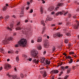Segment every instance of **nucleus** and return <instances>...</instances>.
I'll return each mask as SVG.
<instances>
[{
    "instance_id": "obj_13",
    "label": "nucleus",
    "mask_w": 79,
    "mask_h": 79,
    "mask_svg": "<svg viewBox=\"0 0 79 79\" xmlns=\"http://www.w3.org/2000/svg\"><path fill=\"white\" fill-rule=\"evenodd\" d=\"M44 45L45 48H48V46H49V44H48V43H46L44 44Z\"/></svg>"
},
{
    "instance_id": "obj_45",
    "label": "nucleus",
    "mask_w": 79,
    "mask_h": 79,
    "mask_svg": "<svg viewBox=\"0 0 79 79\" xmlns=\"http://www.w3.org/2000/svg\"><path fill=\"white\" fill-rule=\"evenodd\" d=\"M59 14L60 15H63V13L61 12H59Z\"/></svg>"
},
{
    "instance_id": "obj_26",
    "label": "nucleus",
    "mask_w": 79,
    "mask_h": 79,
    "mask_svg": "<svg viewBox=\"0 0 79 79\" xmlns=\"http://www.w3.org/2000/svg\"><path fill=\"white\" fill-rule=\"evenodd\" d=\"M16 60L17 61H18H18H19V56H17L16 57Z\"/></svg>"
},
{
    "instance_id": "obj_11",
    "label": "nucleus",
    "mask_w": 79,
    "mask_h": 79,
    "mask_svg": "<svg viewBox=\"0 0 79 79\" xmlns=\"http://www.w3.org/2000/svg\"><path fill=\"white\" fill-rule=\"evenodd\" d=\"M54 9V8L53 7H50L48 8V10L49 11H53Z\"/></svg>"
},
{
    "instance_id": "obj_58",
    "label": "nucleus",
    "mask_w": 79,
    "mask_h": 79,
    "mask_svg": "<svg viewBox=\"0 0 79 79\" xmlns=\"http://www.w3.org/2000/svg\"><path fill=\"white\" fill-rule=\"evenodd\" d=\"M3 19V17L1 16L0 17V19Z\"/></svg>"
},
{
    "instance_id": "obj_6",
    "label": "nucleus",
    "mask_w": 79,
    "mask_h": 79,
    "mask_svg": "<svg viewBox=\"0 0 79 79\" xmlns=\"http://www.w3.org/2000/svg\"><path fill=\"white\" fill-rule=\"evenodd\" d=\"M9 68H11V65H10L6 64L5 65V69H8Z\"/></svg>"
},
{
    "instance_id": "obj_40",
    "label": "nucleus",
    "mask_w": 79,
    "mask_h": 79,
    "mask_svg": "<svg viewBox=\"0 0 79 79\" xmlns=\"http://www.w3.org/2000/svg\"><path fill=\"white\" fill-rule=\"evenodd\" d=\"M20 23H20V22H19L17 24V26H19V25H20Z\"/></svg>"
},
{
    "instance_id": "obj_15",
    "label": "nucleus",
    "mask_w": 79,
    "mask_h": 79,
    "mask_svg": "<svg viewBox=\"0 0 79 79\" xmlns=\"http://www.w3.org/2000/svg\"><path fill=\"white\" fill-rule=\"evenodd\" d=\"M40 12L41 14L44 13V10H43V7H40Z\"/></svg>"
},
{
    "instance_id": "obj_59",
    "label": "nucleus",
    "mask_w": 79,
    "mask_h": 79,
    "mask_svg": "<svg viewBox=\"0 0 79 79\" xmlns=\"http://www.w3.org/2000/svg\"><path fill=\"white\" fill-rule=\"evenodd\" d=\"M31 42L32 43H34V40H32L31 41Z\"/></svg>"
},
{
    "instance_id": "obj_12",
    "label": "nucleus",
    "mask_w": 79,
    "mask_h": 79,
    "mask_svg": "<svg viewBox=\"0 0 79 79\" xmlns=\"http://www.w3.org/2000/svg\"><path fill=\"white\" fill-rule=\"evenodd\" d=\"M38 42H42V37H39L38 38L37 40Z\"/></svg>"
},
{
    "instance_id": "obj_1",
    "label": "nucleus",
    "mask_w": 79,
    "mask_h": 79,
    "mask_svg": "<svg viewBox=\"0 0 79 79\" xmlns=\"http://www.w3.org/2000/svg\"><path fill=\"white\" fill-rule=\"evenodd\" d=\"M27 44V40L24 38L19 40L18 43V44L15 45V47L17 48L19 46L24 47Z\"/></svg>"
},
{
    "instance_id": "obj_25",
    "label": "nucleus",
    "mask_w": 79,
    "mask_h": 79,
    "mask_svg": "<svg viewBox=\"0 0 79 79\" xmlns=\"http://www.w3.org/2000/svg\"><path fill=\"white\" fill-rule=\"evenodd\" d=\"M64 42L65 44H67L68 43V40L67 39L64 40Z\"/></svg>"
},
{
    "instance_id": "obj_56",
    "label": "nucleus",
    "mask_w": 79,
    "mask_h": 79,
    "mask_svg": "<svg viewBox=\"0 0 79 79\" xmlns=\"http://www.w3.org/2000/svg\"><path fill=\"white\" fill-rule=\"evenodd\" d=\"M58 24L59 25H61V24H62V23H59Z\"/></svg>"
},
{
    "instance_id": "obj_37",
    "label": "nucleus",
    "mask_w": 79,
    "mask_h": 79,
    "mask_svg": "<svg viewBox=\"0 0 79 79\" xmlns=\"http://www.w3.org/2000/svg\"><path fill=\"white\" fill-rule=\"evenodd\" d=\"M68 56V59H71V56Z\"/></svg>"
},
{
    "instance_id": "obj_32",
    "label": "nucleus",
    "mask_w": 79,
    "mask_h": 79,
    "mask_svg": "<svg viewBox=\"0 0 79 79\" xmlns=\"http://www.w3.org/2000/svg\"><path fill=\"white\" fill-rule=\"evenodd\" d=\"M69 54H70L71 55H73V54H74V52H70L69 53Z\"/></svg>"
},
{
    "instance_id": "obj_41",
    "label": "nucleus",
    "mask_w": 79,
    "mask_h": 79,
    "mask_svg": "<svg viewBox=\"0 0 79 79\" xmlns=\"http://www.w3.org/2000/svg\"><path fill=\"white\" fill-rule=\"evenodd\" d=\"M76 66H73V69H76Z\"/></svg>"
},
{
    "instance_id": "obj_36",
    "label": "nucleus",
    "mask_w": 79,
    "mask_h": 79,
    "mask_svg": "<svg viewBox=\"0 0 79 79\" xmlns=\"http://www.w3.org/2000/svg\"><path fill=\"white\" fill-rule=\"evenodd\" d=\"M33 12V10L31 9L30 11V13H32Z\"/></svg>"
},
{
    "instance_id": "obj_64",
    "label": "nucleus",
    "mask_w": 79,
    "mask_h": 79,
    "mask_svg": "<svg viewBox=\"0 0 79 79\" xmlns=\"http://www.w3.org/2000/svg\"><path fill=\"white\" fill-rule=\"evenodd\" d=\"M7 61H10V59H8L7 60Z\"/></svg>"
},
{
    "instance_id": "obj_8",
    "label": "nucleus",
    "mask_w": 79,
    "mask_h": 79,
    "mask_svg": "<svg viewBox=\"0 0 79 79\" xmlns=\"http://www.w3.org/2000/svg\"><path fill=\"white\" fill-rule=\"evenodd\" d=\"M79 26V21H78V23L76 25H74V29H78L79 28L78 27Z\"/></svg>"
},
{
    "instance_id": "obj_60",
    "label": "nucleus",
    "mask_w": 79,
    "mask_h": 79,
    "mask_svg": "<svg viewBox=\"0 0 79 79\" xmlns=\"http://www.w3.org/2000/svg\"><path fill=\"white\" fill-rule=\"evenodd\" d=\"M68 76H66L65 77H64V79H66L67 78H68Z\"/></svg>"
},
{
    "instance_id": "obj_14",
    "label": "nucleus",
    "mask_w": 79,
    "mask_h": 79,
    "mask_svg": "<svg viewBox=\"0 0 79 79\" xmlns=\"http://www.w3.org/2000/svg\"><path fill=\"white\" fill-rule=\"evenodd\" d=\"M45 63L47 64H50V60H45Z\"/></svg>"
},
{
    "instance_id": "obj_49",
    "label": "nucleus",
    "mask_w": 79,
    "mask_h": 79,
    "mask_svg": "<svg viewBox=\"0 0 79 79\" xmlns=\"http://www.w3.org/2000/svg\"><path fill=\"white\" fill-rule=\"evenodd\" d=\"M68 68H69V66H66L65 67V69H68Z\"/></svg>"
},
{
    "instance_id": "obj_20",
    "label": "nucleus",
    "mask_w": 79,
    "mask_h": 79,
    "mask_svg": "<svg viewBox=\"0 0 79 79\" xmlns=\"http://www.w3.org/2000/svg\"><path fill=\"white\" fill-rule=\"evenodd\" d=\"M41 24H42V25H43L44 26H45V23H44V21L42 20L41 22Z\"/></svg>"
},
{
    "instance_id": "obj_33",
    "label": "nucleus",
    "mask_w": 79,
    "mask_h": 79,
    "mask_svg": "<svg viewBox=\"0 0 79 79\" xmlns=\"http://www.w3.org/2000/svg\"><path fill=\"white\" fill-rule=\"evenodd\" d=\"M7 29H8L9 30H10V31H12V29H11L9 27H7Z\"/></svg>"
},
{
    "instance_id": "obj_50",
    "label": "nucleus",
    "mask_w": 79,
    "mask_h": 79,
    "mask_svg": "<svg viewBox=\"0 0 79 79\" xmlns=\"http://www.w3.org/2000/svg\"><path fill=\"white\" fill-rule=\"evenodd\" d=\"M68 12H66V13H65L64 14V15L65 16V15H67V14H68Z\"/></svg>"
},
{
    "instance_id": "obj_7",
    "label": "nucleus",
    "mask_w": 79,
    "mask_h": 79,
    "mask_svg": "<svg viewBox=\"0 0 79 79\" xmlns=\"http://www.w3.org/2000/svg\"><path fill=\"white\" fill-rule=\"evenodd\" d=\"M46 21H52V19L50 16H48L46 18Z\"/></svg>"
},
{
    "instance_id": "obj_52",
    "label": "nucleus",
    "mask_w": 79,
    "mask_h": 79,
    "mask_svg": "<svg viewBox=\"0 0 79 79\" xmlns=\"http://www.w3.org/2000/svg\"><path fill=\"white\" fill-rule=\"evenodd\" d=\"M2 69H3V67H1L0 68V71L2 70Z\"/></svg>"
},
{
    "instance_id": "obj_30",
    "label": "nucleus",
    "mask_w": 79,
    "mask_h": 79,
    "mask_svg": "<svg viewBox=\"0 0 79 79\" xmlns=\"http://www.w3.org/2000/svg\"><path fill=\"white\" fill-rule=\"evenodd\" d=\"M66 35H67L68 36H70L71 34L70 33H68L67 34H66Z\"/></svg>"
},
{
    "instance_id": "obj_31",
    "label": "nucleus",
    "mask_w": 79,
    "mask_h": 79,
    "mask_svg": "<svg viewBox=\"0 0 79 79\" xmlns=\"http://www.w3.org/2000/svg\"><path fill=\"white\" fill-rule=\"evenodd\" d=\"M61 68L62 69H63V70H64V69H65V67L64 66L61 67Z\"/></svg>"
},
{
    "instance_id": "obj_46",
    "label": "nucleus",
    "mask_w": 79,
    "mask_h": 79,
    "mask_svg": "<svg viewBox=\"0 0 79 79\" xmlns=\"http://www.w3.org/2000/svg\"><path fill=\"white\" fill-rule=\"evenodd\" d=\"M10 18V17L8 15L6 17V19H8V18Z\"/></svg>"
},
{
    "instance_id": "obj_21",
    "label": "nucleus",
    "mask_w": 79,
    "mask_h": 79,
    "mask_svg": "<svg viewBox=\"0 0 79 79\" xmlns=\"http://www.w3.org/2000/svg\"><path fill=\"white\" fill-rule=\"evenodd\" d=\"M73 59H70V61H69V64H71V63H73Z\"/></svg>"
},
{
    "instance_id": "obj_47",
    "label": "nucleus",
    "mask_w": 79,
    "mask_h": 79,
    "mask_svg": "<svg viewBox=\"0 0 79 79\" xmlns=\"http://www.w3.org/2000/svg\"><path fill=\"white\" fill-rule=\"evenodd\" d=\"M22 56H23V57H27V56H26L24 54Z\"/></svg>"
},
{
    "instance_id": "obj_53",
    "label": "nucleus",
    "mask_w": 79,
    "mask_h": 79,
    "mask_svg": "<svg viewBox=\"0 0 79 79\" xmlns=\"http://www.w3.org/2000/svg\"><path fill=\"white\" fill-rule=\"evenodd\" d=\"M15 53H16L17 54H18L19 53V51H16L15 52Z\"/></svg>"
},
{
    "instance_id": "obj_5",
    "label": "nucleus",
    "mask_w": 79,
    "mask_h": 79,
    "mask_svg": "<svg viewBox=\"0 0 79 79\" xmlns=\"http://www.w3.org/2000/svg\"><path fill=\"white\" fill-rule=\"evenodd\" d=\"M55 35V37H63V35L61 34L60 33H56Z\"/></svg>"
},
{
    "instance_id": "obj_38",
    "label": "nucleus",
    "mask_w": 79,
    "mask_h": 79,
    "mask_svg": "<svg viewBox=\"0 0 79 79\" xmlns=\"http://www.w3.org/2000/svg\"><path fill=\"white\" fill-rule=\"evenodd\" d=\"M51 13L52 15H53L55 14V12L52 11V12H51Z\"/></svg>"
},
{
    "instance_id": "obj_42",
    "label": "nucleus",
    "mask_w": 79,
    "mask_h": 79,
    "mask_svg": "<svg viewBox=\"0 0 79 79\" xmlns=\"http://www.w3.org/2000/svg\"><path fill=\"white\" fill-rule=\"evenodd\" d=\"M44 61L43 60H41L40 63H44Z\"/></svg>"
},
{
    "instance_id": "obj_27",
    "label": "nucleus",
    "mask_w": 79,
    "mask_h": 79,
    "mask_svg": "<svg viewBox=\"0 0 79 79\" xmlns=\"http://www.w3.org/2000/svg\"><path fill=\"white\" fill-rule=\"evenodd\" d=\"M10 28H13V24L12 23H10Z\"/></svg>"
},
{
    "instance_id": "obj_57",
    "label": "nucleus",
    "mask_w": 79,
    "mask_h": 79,
    "mask_svg": "<svg viewBox=\"0 0 79 79\" xmlns=\"http://www.w3.org/2000/svg\"><path fill=\"white\" fill-rule=\"evenodd\" d=\"M32 58H30V59H29V61H32Z\"/></svg>"
},
{
    "instance_id": "obj_19",
    "label": "nucleus",
    "mask_w": 79,
    "mask_h": 79,
    "mask_svg": "<svg viewBox=\"0 0 79 79\" xmlns=\"http://www.w3.org/2000/svg\"><path fill=\"white\" fill-rule=\"evenodd\" d=\"M7 9V7L4 6L3 8V11H6V10Z\"/></svg>"
},
{
    "instance_id": "obj_29",
    "label": "nucleus",
    "mask_w": 79,
    "mask_h": 79,
    "mask_svg": "<svg viewBox=\"0 0 79 79\" xmlns=\"http://www.w3.org/2000/svg\"><path fill=\"white\" fill-rule=\"evenodd\" d=\"M16 77H17V76H14L13 77H12V78L13 79H16Z\"/></svg>"
},
{
    "instance_id": "obj_22",
    "label": "nucleus",
    "mask_w": 79,
    "mask_h": 79,
    "mask_svg": "<svg viewBox=\"0 0 79 79\" xmlns=\"http://www.w3.org/2000/svg\"><path fill=\"white\" fill-rule=\"evenodd\" d=\"M51 74H55V70H52L50 73Z\"/></svg>"
},
{
    "instance_id": "obj_48",
    "label": "nucleus",
    "mask_w": 79,
    "mask_h": 79,
    "mask_svg": "<svg viewBox=\"0 0 79 79\" xmlns=\"http://www.w3.org/2000/svg\"><path fill=\"white\" fill-rule=\"evenodd\" d=\"M63 55H65V56H66L67 55V54H66L64 52L63 53Z\"/></svg>"
},
{
    "instance_id": "obj_35",
    "label": "nucleus",
    "mask_w": 79,
    "mask_h": 79,
    "mask_svg": "<svg viewBox=\"0 0 79 79\" xmlns=\"http://www.w3.org/2000/svg\"><path fill=\"white\" fill-rule=\"evenodd\" d=\"M7 76H8V77H11V76H11V75H10L9 74V73H7Z\"/></svg>"
},
{
    "instance_id": "obj_43",
    "label": "nucleus",
    "mask_w": 79,
    "mask_h": 79,
    "mask_svg": "<svg viewBox=\"0 0 79 79\" xmlns=\"http://www.w3.org/2000/svg\"><path fill=\"white\" fill-rule=\"evenodd\" d=\"M68 16H69V18H71V17L72 16L70 14H69Z\"/></svg>"
},
{
    "instance_id": "obj_10",
    "label": "nucleus",
    "mask_w": 79,
    "mask_h": 79,
    "mask_svg": "<svg viewBox=\"0 0 79 79\" xmlns=\"http://www.w3.org/2000/svg\"><path fill=\"white\" fill-rule=\"evenodd\" d=\"M24 27L23 26L22 28H21L20 27H18L15 28L16 31H19V30H21V29H22Z\"/></svg>"
},
{
    "instance_id": "obj_34",
    "label": "nucleus",
    "mask_w": 79,
    "mask_h": 79,
    "mask_svg": "<svg viewBox=\"0 0 79 79\" xmlns=\"http://www.w3.org/2000/svg\"><path fill=\"white\" fill-rule=\"evenodd\" d=\"M20 76L22 78L23 77H24V75H23V74L21 73L20 74Z\"/></svg>"
},
{
    "instance_id": "obj_54",
    "label": "nucleus",
    "mask_w": 79,
    "mask_h": 79,
    "mask_svg": "<svg viewBox=\"0 0 79 79\" xmlns=\"http://www.w3.org/2000/svg\"><path fill=\"white\" fill-rule=\"evenodd\" d=\"M73 17L74 18H76V15H74V16H73Z\"/></svg>"
},
{
    "instance_id": "obj_2",
    "label": "nucleus",
    "mask_w": 79,
    "mask_h": 79,
    "mask_svg": "<svg viewBox=\"0 0 79 79\" xmlns=\"http://www.w3.org/2000/svg\"><path fill=\"white\" fill-rule=\"evenodd\" d=\"M38 54V52L37 51H35V50H33L31 52V55L33 57H35Z\"/></svg>"
},
{
    "instance_id": "obj_18",
    "label": "nucleus",
    "mask_w": 79,
    "mask_h": 79,
    "mask_svg": "<svg viewBox=\"0 0 79 79\" xmlns=\"http://www.w3.org/2000/svg\"><path fill=\"white\" fill-rule=\"evenodd\" d=\"M37 48L38 49V50H41L42 49V47L40 45H39L37 47Z\"/></svg>"
},
{
    "instance_id": "obj_62",
    "label": "nucleus",
    "mask_w": 79,
    "mask_h": 79,
    "mask_svg": "<svg viewBox=\"0 0 79 79\" xmlns=\"http://www.w3.org/2000/svg\"><path fill=\"white\" fill-rule=\"evenodd\" d=\"M29 7H27L26 8L27 10H29Z\"/></svg>"
},
{
    "instance_id": "obj_9",
    "label": "nucleus",
    "mask_w": 79,
    "mask_h": 79,
    "mask_svg": "<svg viewBox=\"0 0 79 79\" xmlns=\"http://www.w3.org/2000/svg\"><path fill=\"white\" fill-rule=\"evenodd\" d=\"M39 62V59L37 60L36 59H35L33 60V62L35 63L36 64H38Z\"/></svg>"
},
{
    "instance_id": "obj_63",
    "label": "nucleus",
    "mask_w": 79,
    "mask_h": 79,
    "mask_svg": "<svg viewBox=\"0 0 79 79\" xmlns=\"http://www.w3.org/2000/svg\"><path fill=\"white\" fill-rule=\"evenodd\" d=\"M14 69H15V71H17V70L16 69V68H14Z\"/></svg>"
},
{
    "instance_id": "obj_39",
    "label": "nucleus",
    "mask_w": 79,
    "mask_h": 79,
    "mask_svg": "<svg viewBox=\"0 0 79 79\" xmlns=\"http://www.w3.org/2000/svg\"><path fill=\"white\" fill-rule=\"evenodd\" d=\"M55 49H56V48L55 47H54L52 48V50L53 51H55Z\"/></svg>"
},
{
    "instance_id": "obj_51",
    "label": "nucleus",
    "mask_w": 79,
    "mask_h": 79,
    "mask_svg": "<svg viewBox=\"0 0 79 79\" xmlns=\"http://www.w3.org/2000/svg\"><path fill=\"white\" fill-rule=\"evenodd\" d=\"M46 51H44V53H43V55H45V54H46Z\"/></svg>"
},
{
    "instance_id": "obj_55",
    "label": "nucleus",
    "mask_w": 79,
    "mask_h": 79,
    "mask_svg": "<svg viewBox=\"0 0 79 79\" xmlns=\"http://www.w3.org/2000/svg\"><path fill=\"white\" fill-rule=\"evenodd\" d=\"M25 23H27L28 22V20H26L25 21Z\"/></svg>"
},
{
    "instance_id": "obj_28",
    "label": "nucleus",
    "mask_w": 79,
    "mask_h": 79,
    "mask_svg": "<svg viewBox=\"0 0 79 79\" xmlns=\"http://www.w3.org/2000/svg\"><path fill=\"white\" fill-rule=\"evenodd\" d=\"M51 27H55L56 26V25L54 24H52L51 25Z\"/></svg>"
},
{
    "instance_id": "obj_3",
    "label": "nucleus",
    "mask_w": 79,
    "mask_h": 79,
    "mask_svg": "<svg viewBox=\"0 0 79 79\" xmlns=\"http://www.w3.org/2000/svg\"><path fill=\"white\" fill-rule=\"evenodd\" d=\"M64 6V3L63 2L59 3L57 4L56 7H55V9L56 10H57L58 8H60V6Z\"/></svg>"
},
{
    "instance_id": "obj_17",
    "label": "nucleus",
    "mask_w": 79,
    "mask_h": 79,
    "mask_svg": "<svg viewBox=\"0 0 79 79\" xmlns=\"http://www.w3.org/2000/svg\"><path fill=\"white\" fill-rule=\"evenodd\" d=\"M43 77H45L47 76V73H46V72H44L43 75Z\"/></svg>"
},
{
    "instance_id": "obj_23",
    "label": "nucleus",
    "mask_w": 79,
    "mask_h": 79,
    "mask_svg": "<svg viewBox=\"0 0 79 79\" xmlns=\"http://www.w3.org/2000/svg\"><path fill=\"white\" fill-rule=\"evenodd\" d=\"M59 72V71L57 70H54V74H57V73H58Z\"/></svg>"
},
{
    "instance_id": "obj_44",
    "label": "nucleus",
    "mask_w": 79,
    "mask_h": 79,
    "mask_svg": "<svg viewBox=\"0 0 79 79\" xmlns=\"http://www.w3.org/2000/svg\"><path fill=\"white\" fill-rule=\"evenodd\" d=\"M59 12H58L57 13H56V16H58L59 15Z\"/></svg>"
},
{
    "instance_id": "obj_16",
    "label": "nucleus",
    "mask_w": 79,
    "mask_h": 79,
    "mask_svg": "<svg viewBox=\"0 0 79 79\" xmlns=\"http://www.w3.org/2000/svg\"><path fill=\"white\" fill-rule=\"evenodd\" d=\"M71 68H69L67 70V73H70L71 71Z\"/></svg>"
},
{
    "instance_id": "obj_61",
    "label": "nucleus",
    "mask_w": 79,
    "mask_h": 79,
    "mask_svg": "<svg viewBox=\"0 0 79 79\" xmlns=\"http://www.w3.org/2000/svg\"><path fill=\"white\" fill-rule=\"evenodd\" d=\"M16 35V33H14L13 34L14 35Z\"/></svg>"
},
{
    "instance_id": "obj_24",
    "label": "nucleus",
    "mask_w": 79,
    "mask_h": 79,
    "mask_svg": "<svg viewBox=\"0 0 79 79\" xmlns=\"http://www.w3.org/2000/svg\"><path fill=\"white\" fill-rule=\"evenodd\" d=\"M41 60L45 62V57H42L41 58Z\"/></svg>"
},
{
    "instance_id": "obj_4",
    "label": "nucleus",
    "mask_w": 79,
    "mask_h": 79,
    "mask_svg": "<svg viewBox=\"0 0 79 79\" xmlns=\"http://www.w3.org/2000/svg\"><path fill=\"white\" fill-rule=\"evenodd\" d=\"M13 39L12 37H10L8 38V39H6L4 40L5 43H6V44H8V43L10 42V41H12Z\"/></svg>"
}]
</instances>
